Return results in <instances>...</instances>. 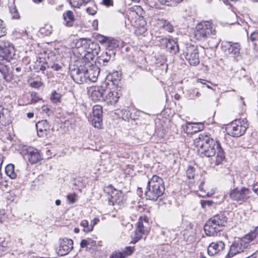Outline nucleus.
<instances>
[{"mask_svg":"<svg viewBox=\"0 0 258 258\" xmlns=\"http://www.w3.org/2000/svg\"><path fill=\"white\" fill-rule=\"evenodd\" d=\"M195 36L197 40H205L211 35L216 33L215 27L213 23L209 21H202L196 26Z\"/></svg>","mask_w":258,"mask_h":258,"instance_id":"5","label":"nucleus"},{"mask_svg":"<svg viewBox=\"0 0 258 258\" xmlns=\"http://www.w3.org/2000/svg\"><path fill=\"white\" fill-rule=\"evenodd\" d=\"M102 3L104 5L108 7L113 6V0H103Z\"/></svg>","mask_w":258,"mask_h":258,"instance_id":"51","label":"nucleus"},{"mask_svg":"<svg viewBox=\"0 0 258 258\" xmlns=\"http://www.w3.org/2000/svg\"><path fill=\"white\" fill-rule=\"evenodd\" d=\"M27 158L31 164L36 163L41 159V155L37 149L30 147L27 149Z\"/></svg>","mask_w":258,"mask_h":258,"instance_id":"22","label":"nucleus"},{"mask_svg":"<svg viewBox=\"0 0 258 258\" xmlns=\"http://www.w3.org/2000/svg\"><path fill=\"white\" fill-rule=\"evenodd\" d=\"M93 119L92 120V125L96 128H100L101 125L102 108L100 105H95L93 107Z\"/></svg>","mask_w":258,"mask_h":258,"instance_id":"19","label":"nucleus"},{"mask_svg":"<svg viewBox=\"0 0 258 258\" xmlns=\"http://www.w3.org/2000/svg\"><path fill=\"white\" fill-rule=\"evenodd\" d=\"M224 247L225 244L222 241L213 242L208 247V253L210 255H214L221 251Z\"/></svg>","mask_w":258,"mask_h":258,"instance_id":"20","label":"nucleus"},{"mask_svg":"<svg viewBox=\"0 0 258 258\" xmlns=\"http://www.w3.org/2000/svg\"><path fill=\"white\" fill-rule=\"evenodd\" d=\"M83 64H79V68L77 69H75L72 72V77L74 80L76 81L78 83H82L87 80V78L85 77V69L86 67L84 65L85 61H83Z\"/></svg>","mask_w":258,"mask_h":258,"instance_id":"17","label":"nucleus"},{"mask_svg":"<svg viewBox=\"0 0 258 258\" xmlns=\"http://www.w3.org/2000/svg\"><path fill=\"white\" fill-rule=\"evenodd\" d=\"M258 235V228L254 229L253 231L249 232L248 234L246 235L245 237L242 239H245V241L248 242L252 241L255 239Z\"/></svg>","mask_w":258,"mask_h":258,"instance_id":"33","label":"nucleus"},{"mask_svg":"<svg viewBox=\"0 0 258 258\" xmlns=\"http://www.w3.org/2000/svg\"><path fill=\"white\" fill-rule=\"evenodd\" d=\"M95 61L89 60L85 61L84 65L86 66L85 77L87 78V80L92 82H95L97 81L99 70V68L95 64Z\"/></svg>","mask_w":258,"mask_h":258,"instance_id":"13","label":"nucleus"},{"mask_svg":"<svg viewBox=\"0 0 258 258\" xmlns=\"http://www.w3.org/2000/svg\"><path fill=\"white\" fill-rule=\"evenodd\" d=\"M80 225L84 227L83 231L86 233H88L92 231V227L89 225V222L87 220H84L81 222Z\"/></svg>","mask_w":258,"mask_h":258,"instance_id":"36","label":"nucleus"},{"mask_svg":"<svg viewBox=\"0 0 258 258\" xmlns=\"http://www.w3.org/2000/svg\"><path fill=\"white\" fill-rule=\"evenodd\" d=\"M252 190L258 196V181L253 184L252 186Z\"/></svg>","mask_w":258,"mask_h":258,"instance_id":"57","label":"nucleus"},{"mask_svg":"<svg viewBox=\"0 0 258 258\" xmlns=\"http://www.w3.org/2000/svg\"><path fill=\"white\" fill-rule=\"evenodd\" d=\"M15 54V50L12 43L7 40H0V55L4 59L10 61Z\"/></svg>","mask_w":258,"mask_h":258,"instance_id":"11","label":"nucleus"},{"mask_svg":"<svg viewBox=\"0 0 258 258\" xmlns=\"http://www.w3.org/2000/svg\"><path fill=\"white\" fill-rule=\"evenodd\" d=\"M248 246V242L245 241V239H239L234 241L231 244L230 250L227 254V256L231 257L244 251Z\"/></svg>","mask_w":258,"mask_h":258,"instance_id":"15","label":"nucleus"},{"mask_svg":"<svg viewBox=\"0 0 258 258\" xmlns=\"http://www.w3.org/2000/svg\"><path fill=\"white\" fill-rule=\"evenodd\" d=\"M70 4L72 7L79 8L83 5V0H71Z\"/></svg>","mask_w":258,"mask_h":258,"instance_id":"44","label":"nucleus"},{"mask_svg":"<svg viewBox=\"0 0 258 258\" xmlns=\"http://www.w3.org/2000/svg\"><path fill=\"white\" fill-rule=\"evenodd\" d=\"M250 194L251 191L248 188L236 187L231 191L230 197L232 200L242 203L249 198Z\"/></svg>","mask_w":258,"mask_h":258,"instance_id":"12","label":"nucleus"},{"mask_svg":"<svg viewBox=\"0 0 258 258\" xmlns=\"http://www.w3.org/2000/svg\"><path fill=\"white\" fill-rule=\"evenodd\" d=\"M201 95V94L200 92L197 91L196 92H195V97H191V95H189V98L191 99H196L197 98H198L200 97Z\"/></svg>","mask_w":258,"mask_h":258,"instance_id":"55","label":"nucleus"},{"mask_svg":"<svg viewBox=\"0 0 258 258\" xmlns=\"http://www.w3.org/2000/svg\"><path fill=\"white\" fill-rule=\"evenodd\" d=\"M163 28L169 32H171L173 31V26L167 20H164L163 24Z\"/></svg>","mask_w":258,"mask_h":258,"instance_id":"41","label":"nucleus"},{"mask_svg":"<svg viewBox=\"0 0 258 258\" xmlns=\"http://www.w3.org/2000/svg\"><path fill=\"white\" fill-rule=\"evenodd\" d=\"M106 86H102L100 87L95 88L91 94V98L92 100L97 101L103 100Z\"/></svg>","mask_w":258,"mask_h":258,"instance_id":"24","label":"nucleus"},{"mask_svg":"<svg viewBox=\"0 0 258 258\" xmlns=\"http://www.w3.org/2000/svg\"><path fill=\"white\" fill-rule=\"evenodd\" d=\"M165 187L162 178L153 175L148 181L145 197L147 200L156 201L164 192Z\"/></svg>","mask_w":258,"mask_h":258,"instance_id":"2","label":"nucleus"},{"mask_svg":"<svg viewBox=\"0 0 258 258\" xmlns=\"http://www.w3.org/2000/svg\"><path fill=\"white\" fill-rule=\"evenodd\" d=\"M227 222V218L224 213H220L213 216L207 221L204 226L205 233L208 236H214L222 230Z\"/></svg>","mask_w":258,"mask_h":258,"instance_id":"3","label":"nucleus"},{"mask_svg":"<svg viewBox=\"0 0 258 258\" xmlns=\"http://www.w3.org/2000/svg\"><path fill=\"white\" fill-rule=\"evenodd\" d=\"M160 3L162 5H165L166 6H170L171 5V0H159Z\"/></svg>","mask_w":258,"mask_h":258,"instance_id":"54","label":"nucleus"},{"mask_svg":"<svg viewBox=\"0 0 258 258\" xmlns=\"http://www.w3.org/2000/svg\"><path fill=\"white\" fill-rule=\"evenodd\" d=\"M194 145L201 156L210 157L216 155L215 163L217 165L221 164L225 159L220 143L205 133L200 134L199 137L195 139Z\"/></svg>","mask_w":258,"mask_h":258,"instance_id":"1","label":"nucleus"},{"mask_svg":"<svg viewBox=\"0 0 258 258\" xmlns=\"http://www.w3.org/2000/svg\"><path fill=\"white\" fill-rule=\"evenodd\" d=\"M247 127V120L244 118L232 121L227 126L226 131L228 135L232 137H239L245 133Z\"/></svg>","mask_w":258,"mask_h":258,"instance_id":"6","label":"nucleus"},{"mask_svg":"<svg viewBox=\"0 0 258 258\" xmlns=\"http://www.w3.org/2000/svg\"><path fill=\"white\" fill-rule=\"evenodd\" d=\"M240 101H241V102L242 104L243 105H245V103H244V101H243V98H242V97H240Z\"/></svg>","mask_w":258,"mask_h":258,"instance_id":"64","label":"nucleus"},{"mask_svg":"<svg viewBox=\"0 0 258 258\" xmlns=\"http://www.w3.org/2000/svg\"><path fill=\"white\" fill-rule=\"evenodd\" d=\"M204 128V125L201 122H188L186 124L185 127L184 128V130L187 134L192 135L203 130Z\"/></svg>","mask_w":258,"mask_h":258,"instance_id":"23","label":"nucleus"},{"mask_svg":"<svg viewBox=\"0 0 258 258\" xmlns=\"http://www.w3.org/2000/svg\"><path fill=\"white\" fill-rule=\"evenodd\" d=\"M86 11L89 15H94L97 12V7L94 5H92L86 9Z\"/></svg>","mask_w":258,"mask_h":258,"instance_id":"43","label":"nucleus"},{"mask_svg":"<svg viewBox=\"0 0 258 258\" xmlns=\"http://www.w3.org/2000/svg\"><path fill=\"white\" fill-rule=\"evenodd\" d=\"M47 68V65H46V62L43 65H42L40 67V70H42V71H44L46 69V68Z\"/></svg>","mask_w":258,"mask_h":258,"instance_id":"59","label":"nucleus"},{"mask_svg":"<svg viewBox=\"0 0 258 258\" xmlns=\"http://www.w3.org/2000/svg\"><path fill=\"white\" fill-rule=\"evenodd\" d=\"M61 204V201L59 200H56L55 201V204L57 205V206H59Z\"/></svg>","mask_w":258,"mask_h":258,"instance_id":"61","label":"nucleus"},{"mask_svg":"<svg viewBox=\"0 0 258 258\" xmlns=\"http://www.w3.org/2000/svg\"><path fill=\"white\" fill-rule=\"evenodd\" d=\"M41 85L40 82H33L31 83V86L33 88H38Z\"/></svg>","mask_w":258,"mask_h":258,"instance_id":"52","label":"nucleus"},{"mask_svg":"<svg viewBox=\"0 0 258 258\" xmlns=\"http://www.w3.org/2000/svg\"><path fill=\"white\" fill-rule=\"evenodd\" d=\"M34 116L33 112H29L27 113V117L29 118H31Z\"/></svg>","mask_w":258,"mask_h":258,"instance_id":"58","label":"nucleus"},{"mask_svg":"<svg viewBox=\"0 0 258 258\" xmlns=\"http://www.w3.org/2000/svg\"><path fill=\"white\" fill-rule=\"evenodd\" d=\"M96 245V241L91 238H87L82 240L80 246L81 248L88 247V246H94Z\"/></svg>","mask_w":258,"mask_h":258,"instance_id":"34","label":"nucleus"},{"mask_svg":"<svg viewBox=\"0 0 258 258\" xmlns=\"http://www.w3.org/2000/svg\"><path fill=\"white\" fill-rule=\"evenodd\" d=\"M47 67L48 68H51L54 71H59L61 69V67L58 63H48L46 62Z\"/></svg>","mask_w":258,"mask_h":258,"instance_id":"42","label":"nucleus"},{"mask_svg":"<svg viewBox=\"0 0 258 258\" xmlns=\"http://www.w3.org/2000/svg\"><path fill=\"white\" fill-rule=\"evenodd\" d=\"M213 202L212 201L209 200H201V204L202 208H206L207 206L209 207L212 205L213 204Z\"/></svg>","mask_w":258,"mask_h":258,"instance_id":"47","label":"nucleus"},{"mask_svg":"<svg viewBox=\"0 0 258 258\" xmlns=\"http://www.w3.org/2000/svg\"><path fill=\"white\" fill-rule=\"evenodd\" d=\"M61 94L56 92L55 91L52 92L50 100L53 103H58L61 102Z\"/></svg>","mask_w":258,"mask_h":258,"instance_id":"35","label":"nucleus"},{"mask_svg":"<svg viewBox=\"0 0 258 258\" xmlns=\"http://www.w3.org/2000/svg\"><path fill=\"white\" fill-rule=\"evenodd\" d=\"M9 10L12 15L13 19H18L20 17L19 13L15 5L14 1H13L12 4L9 3Z\"/></svg>","mask_w":258,"mask_h":258,"instance_id":"32","label":"nucleus"},{"mask_svg":"<svg viewBox=\"0 0 258 258\" xmlns=\"http://www.w3.org/2000/svg\"><path fill=\"white\" fill-rule=\"evenodd\" d=\"M99 221V219L98 218H95L92 221H91L90 227H92V229L94 226L98 223Z\"/></svg>","mask_w":258,"mask_h":258,"instance_id":"53","label":"nucleus"},{"mask_svg":"<svg viewBox=\"0 0 258 258\" xmlns=\"http://www.w3.org/2000/svg\"><path fill=\"white\" fill-rule=\"evenodd\" d=\"M148 218L147 216L141 217L138 223L135 231V235L132 241L133 243H136L140 239L143 235L148 232Z\"/></svg>","mask_w":258,"mask_h":258,"instance_id":"9","label":"nucleus"},{"mask_svg":"<svg viewBox=\"0 0 258 258\" xmlns=\"http://www.w3.org/2000/svg\"><path fill=\"white\" fill-rule=\"evenodd\" d=\"M197 82L201 83L202 84L204 85H205L209 89H212L211 86L213 85V84L210 81L200 79L198 80Z\"/></svg>","mask_w":258,"mask_h":258,"instance_id":"45","label":"nucleus"},{"mask_svg":"<svg viewBox=\"0 0 258 258\" xmlns=\"http://www.w3.org/2000/svg\"><path fill=\"white\" fill-rule=\"evenodd\" d=\"M68 201L70 203L73 204L76 202V195L75 194H69L67 197Z\"/></svg>","mask_w":258,"mask_h":258,"instance_id":"48","label":"nucleus"},{"mask_svg":"<svg viewBox=\"0 0 258 258\" xmlns=\"http://www.w3.org/2000/svg\"><path fill=\"white\" fill-rule=\"evenodd\" d=\"M249 39L253 42L255 45H258V30L254 31L251 33Z\"/></svg>","mask_w":258,"mask_h":258,"instance_id":"37","label":"nucleus"},{"mask_svg":"<svg viewBox=\"0 0 258 258\" xmlns=\"http://www.w3.org/2000/svg\"><path fill=\"white\" fill-rule=\"evenodd\" d=\"M36 127L37 135L40 137H44L49 133V125L46 120H42L38 121L36 124Z\"/></svg>","mask_w":258,"mask_h":258,"instance_id":"21","label":"nucleus"},{"mask_svg":"<svg viewBox=\"0 0 258 258\" xmlns=\"http://www.w3.org/2000/svg\"><path fill=\"white\" fill-rule=\"evenodd\" d=\"M225 53L231 55L234 60L237 61L240 57V45L238 42L223 41L221 44Z\"/></svg>","mask_w":258,"mask_h":258,"instance_id":"10","label":"nucleus"},{"mask_svg":"<svg viewBox=\"0 0 258 258\" xmlns=\"http://www.w3.org/2000/svg\"><path fill=\"white\" fill-rule=\"evenodd\" d=\"M73 241L70 239H60L59 246L56 249V252L60 256L67 255L73 249Z\"/></svg>","mask_w":258,"mask_h":258,"instance_id":"16","label":"nucleus"},{"mask_svg":"<svg viewBox=\"0 0 258 258\" xmlns=\"http://www.w3.org/2000/svg\"><path fill=\"white\" fill-rule=\"evenodd\" d=\"M74 231L76 233H78L80 231V229L78 228H75Z\"/></svg>","mask_w":258,"mask_h":258,"instance_id":"62","label":"nucleus"},{"mask_svg":"<svg viewBox=\"0 0 258 258\" xmlns=\"http://www.w3.org/2000/svg\"><path fill=\"white\" fill-rule=\"evenodd\" d=\"M101 38H102V39L100 40V41L101 43H104V42H106L107 41V38L106 37H103V36H101Z\"/></svg>","mask_w":258,"mask_h":258,"instance_id":"60","label":"nucleus"},{"mask_svg":"<svg viewBox=\"0 0 258 258\" xmlns=\"http://www.w3.org/2000/svg\"><path fill=\"white\" fill-rule=\"evenodd\" d=\"M76 48H74L72 51L74 56H76L77 58L76 61L77 65L78 66L80 64L84 63L83 61L84 60H83V58L84 57L85 50L82 46L78 47L77 45V42L76 43Z\"/></svg>","mask_w":258,"mask_h":258,"instance_id":"25","label":"nucleus"},{"mask_svg":"<svg viewBox=\"0 0 258 258\" xmlns=\"http://www.w3.org/2000/svg\"><path fill=\"white\" fill-rule=\"evenodd\" d=\"M182 55L191 66H196L200 63L198 47L187 44L183 50Z\"/></svg>","mask_w":258,"mask_h":258,"instance_id":"7","label":"nucleus"},{"mask_svg":"<svg viewBox=\"0 0 258 258\" xmlns=\"http://www.w3.org/2000/svg\"><path fill=\"white\" fill-rule=\"evenodd\" d=\"M6 174L11 179H15L17 177V174L15 171V166L12 164L7 165L5 169Z\"/></svg>","mask_w":258,"mask_h":258,"instance_id":"30","label":"nucleus"},{"mask_svg":"<svg viewBox=\"0 0 258 258\" xmlns=\"http://www.w3.org/2000/svg\"><path fill=\"white\" fill-rule=\"evenodd\" d=\"M10 114L8 108L0 105V123L2 125H5L9 120Z\"/></svg>","mask_w":258,"mask_h":258,"instance_id":"28","label":"nucleus"},{"mask_svg":"<svg viewBox=\"0 0 258 258\" xmlns=\"http://www.w3.org/2000/svg\"><path fill=\"white\" fill-rule=\"evenodd\" d=\"M120 96L118 93L115 91H112L109 88H105L103 101L108 105L116 104Z\"/></svg>","mask_w":258,"mask_h":258,"instance_id":"18","label":"nucleus"},{"mask_svg":"<svg viewBox=\"0 0 258 258\" xmlns=\"http://www.w3.org/2000/svg\"><path fill=\"white\" fill-rule=\"evenodd\" d=\"M171 5L170 6L174 7L177 6L180 3H181L183 0H171Z\"/></svg>","mask_w":258,"mask_h":258,"instance_id":"56","label":"nucleus"},{"mask_svg":"<svg viewBox=\"0 0 258 258\" xmlns=\"http://www.w3.org/2000/svg\"><path fill=\"white\" fill-rule=\"evenodd\" d=\"M108 48L107 49L106 52H103L98 57V61L100 63H102L103 65H106V64L110 60L112 57H114L115 55V52L113 50L110 48L111 45L112 47H116L118 45L116 43V41L112 40L111 41H109L108 43Z\"/></svg>","mask_w":258,"mask_h":258,"instance_id":"14","label":"nucleus"},{"mask_svg":"<svg viewBox=\"0 0 258 258\" xmlns=\"http://www.w3.org/2000/svg\"><path fill=\"white\" fill-rule=\"evenodd\" d=\"M166 48L169 49L171 53H176L179 52V46L177 43V41L174 39H170V41Z\"/></svg>","mask_w":258,"mask_h":258,"instance_id":"31","label":"nucleus"},{"mask_svg":"<svg viewBox=\"0 0 258 258\" xmlns=\"http://www.w3.org/2000/svg\"><path fill=\"white\" fill-rule=\"evenodd\" d=\"M171 39H167L166 38H163L160 40V44L166 47L168 46V43L170 41Z\"/></svg>","mask_w":258,"mask_h":258,"instance_id":"49","label":"nucleus"},{"mask_svg":"<svg viewBox=\"0 0 258 258\" xmlns=\"http://www.w3.org/2000/svg\"><path fill=\"white\" fill-rule=\"evenodd\" d=\"M146 28L145 27L142 26L140 28H139L138 29H136V33L137 35H142L144 34L146 32Z\"/></svg>","mask_w":258,"mask_h":258,"instance_id":"50","label":"nucleus"},{"mask_svg":"<svg viewBox=\"0 0 258 258\" xmlns=\"http://www.w3.org/2000/svg\"><path fill=\"white\" fill-rule=\"evenodd\" d=\"M52 27L49 25H46L44 27L40 29L41 32L46 35H50L52 32Z\"/></svg>","mask_w":258,"mask_h":258,"instance_id":"40","label":"nucleus"},{"mask_svg":"<svg viewBox=\"0 0 258 258\" xmlns=\"http://www.w3.org/2000/svg\"><path fill=\"white\" fill-rule=\"evenodd\" d=\"M134 247L126 246L122 251H115L110 258H126L134 251Z\"/></svg>","mask_w":258,"mask_h":258,"instance_id":"26","label":"nucleus"},{"mask_svg":"<svg viewBox=\"0 0 258 258\" xmlns=\"http://www.w3.org/2000/svg\"><path fill=\"white\" fill-rule=\"evenodd\" d=\"M31 101L30 104H33L37 102L39 100H41V98L38 96V94L36 92H33L31 93Z\"/></svg>","mask_w":258,"mask_h":258,"instance_id":"39","label":"nucleus"},{"mask_svg":"<svg viewBox=\"0 0 258 258\" xmlns=\"http://www.w3.org/2000/svg\"><path fill=\"white\" fill-rule=\"evenodd\" d=\"M0 73L2 74L3 78L7 82L11 81L13 79V74L6 65L0 62Z\"/></svg>","mask_w":258,"mask_h":258,"instance_id":"27","label":"nucleus"},{"mask_svg":"<svg viewBox=\"0 0 258 258\" xmlns=\"http://www.w3.org/2000/svg\"><path fill=\"white\" fill-rule=\"evenodd\" d=\"M109 195V204L112 206L121 205L126 201V198L122 191L114 188L112 185H109L105 189Z\"/></svg>","mask_w":258,"mask_h":258,"instance_id":"8","label":"nucleus"},{"mask_svg":"<svg viewBox=\"0 0 258 258\" xmlns=\"http://www.w3.org/2000/svg\"><path fill=\"white\" fill-rule=\"evenodd\" d=\"M6 29L3 24V21L0 20V37L6 34Z\"/></svg>","mask_w":258,"mask_h":258,"instance_id":"46","label":"nucleus"},{"mask_svg":"<svg viewBox=\"0 0 258 258\" xmlns=\"http://www.w3.org/2000/svg\"><path fill=\"white\" fill-rule=\"evenodd\" d=\"M195 169L194 167L189 166L186 169V174L188 179H192L195 176Z\"/></svg>","mask_w":258,"mask_h":258,"instance_id":"38","label":"nucleus"},{"mask_svg":"<svg viewBox=\"0 0 258 258\" xmlns=\"http://www.w3.org/2000/svg\"><path fill=\"white\" fill-rule=\"evenodd\" d=\"M63 19L66 25L68 27L73 26L75 19L73 12L70 10L67 11L63 14Z\"/></svg>","mask_w":258,"mask_h":258,"instance_id":"29","label":"nucleus"},{"mask_svg":"<svg viewBox=\"0 0 258 258\" xmlns=\"http://www.w3.org/2000/svg\"><path fill=\"white\" fill-rule=\"evenodd\" d=\"M90 0H83V4H87Z\"/></svg>","mask_w":258,"mask_h":258,"instance_id":"63","label":"nucleus"},{"mask_svg":"<svg viewBox=\"0 0 258 258\" xmlns=\"http://www.w3.org/2000/svg\"><path fill=\"white\" fill-rule=\"evenodd\" d=\"M77 45L78 47H84L85 53L83 60H85V61H95L94 57L98 54L100 50L99 45L97 42H93L86 38H80L77 40Z\"/></svg>","mask_w":258,"mask_h":258,"instance_id":"4","label":"nucleus"}]
</instances>
